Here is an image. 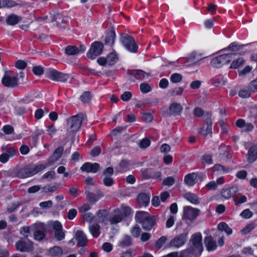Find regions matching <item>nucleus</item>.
Listing matches in <instances>:
<instances>
[{
	"label": "nucleus",
	"mask_w": 257,
	"mask_h": 257,
	"mask_svg": "<svg viewBox=\"0 0 257 257\" xmlns=\"http://www.w3.org/2000/svg\"><path fill=\"white\" fill-rule=\"evenodd\" d=\"M49 165L43 164L28 166L21 169L17 173L20 178H26L32 176L39 172L44 170Z\"/></svg>",
	"instance_id": "f257e3e1"
},
{
	"label": "nucleus",
	"mask_w": 257,
	"mask_h": 257,
	"mask_svg": "<svg viewBox=\"0 0 257 257\" xmlns=\"http://www.w3.org/2000/svg\"><path fill=\"white\" fill-rule=\"evenodd\" d=\"M84 115L79 113L70 117L67 120V131L69 135H74L82 125Z\"/></svg>",
	"instance_id": "f03ea898"
},
{
	"label": "nucleus",
	"mask_w": 257,
	"mask_h": 257,
	"mask_svg": "<svg viewBox=\"0 0 257 257\" xmlns=\"http://www.w3.org/2000/svg\"><path fill=\"white\" fill-rule=\"evenodd\" d=\"M18 74L11 71H7L2 79L3 85L6 87L15 88L18 86Z\"/></svg>",
	"instance_id": "7ed1b4c3"
},
{
	"label": "nucleus",
	"mask_w": 257,
	"mask_h": 257,
	"mask_svg": "<svg viewBox=\"0 0 257 257\" xmlns=\"http://www.w3.org/2000/svg\"><path fill=\"white\" fill-rule=\"evenodd\" d=\"M235 54H225L213 58L210 61V65L215 68H220L224 64L230 62Z\"/></svg>",
	"instance_id": "20e7f679"
},
{
	"label": "nucleus",
	"mask_w": 257,
	"mask_h": 257,
	"mask_svg": "<svg viewBox=\"0 0 257 257\" xmlns=\"http://www.w3.org/2000/svg\"><path fill=\"white\" fill-rule=\"evenodd\" d=\"M200 211L199 209L191 206H184L182 215L183 220H187L190 222L194 221L199 216Z\"/></svg>",
	"instance_id": "39448f33"
},
{
	"label": "nucleus",
	"mask_w": 257,
	"mask_h": 257,
	"mask_svg": "<svg viewBox=\"0 0 257 257\" xmlns=\"http://www.w3.org/2000/svg\"><path fill=\"white\" fill-rule=\"evenodd\" d=\"M188 234V231H186L183 233L177 235L170 240L169 243V246L177 248L181 247L187 241Z\"/></svg>",
	"instance_id": "423d86ee"
},
{
	"label": "nucleus",
	"mask_w": 257,
	"mask_h": 257,
	"mask_svg": "<svg viewBox=\"0 0 257 257\" xmlns=\"http://www.w3.org/2000/svg\"><path fill=\"white\" fill-rule=\"evenodd\" d=\"M47 77L52 80L65 82L69 78L68 74L62 73L55 69H51L47 72Z\"/></svg>",
	"instance_id": "0eeeda50"
},
{
	"label": "nucleus",
	"mask_w": 257,
	"mask_h": 257,
	"mask_svg": "<svg viewBox=\"0 0 257 257\" xmlns=\"http://www.w3.org/2000/svg\"><path fill=\"white\" fill-rule=\"evenodd\" d=\"M103 49L102 43L95 41L93 43L89 51L87 53V57L90 59H94L96 56L101 54Z\"/></svg>",
	"instance_id": "6e6552de"
},
{
	"label": "nucleus",
	"mask_w": 257,
	"mask_h": 257,
	"mask_svg": "<svg viewBox=\"0 0 257 257\" xmlns=\"http://www.w3.org/2000/svg\"><path fill=\"white\" fill-rule=\"evenodd\" d=\"M121 42L123 46L129 51L133 53H136L138 51V46H137L135 40L130 36L125 35L121 38Z\"/></svg>",
	"instance_id": "1a4fd4ad"
},
{
	"label": "nucleus",
	"mask_w": 257,
	"mask_h": 257,
	"mask_svg": "<svg viewBox=\"0 0 257 257\" xmlns=\"http://www.w3.org/2000/svg\"><path fill=\"white\" fill-rule=\"evenodd\" d=\"M190 242L194 250L202 251L203 246L202 243V235L200 232L193 234L191 237Z\"/></svg>",
	"instance_id": "9d476101"
},
{
	"label": "nucleus",
	"mask_w": 257,
	"mask_h": 257,
	"mask_svg": "<svg viewBox=\"0 0 257 257\" xmlns=\"http://www.w3.org/2000/svg\"><path fill=\"white\" fill-rule=\"evenodd\" d=\"M85 194L86 195V200L90 204L95 203L104 196L100 191H98L96 193L90 192L88 187L85 188Z\"/></svg>",
	"instance_id": "9b49d317"
},
{
	"label": "nucleus",
	"mask_w": 257,
	"mask_h": 257,
	"mask_svg": "<svg viewBox=\"0 0 257 257\" xmlns=\"http://www.w3.org/2000/svg\"><path fill=\"white\" fill-rule=\"evenodd\" d=\"M17 249L21 252H29L33 249V243L30 241L21 239L16 243Z\"/></svg>",
	"instance_id": "f8f14e48"
},
{
	"label": "nucleus",
	"mask_w": 257,
	"mask_h": 257,
	"mask_svg": "<svg viewBox=\"0 0 257 257\" xmlns=\"http://www.w3.org/2000/svg\"><path fill=\"white\" fill-rule=\"evenodd\" d=\"M51 22H56V26L60 30L62 31L65 29V27L63 26H61V24L65 23L64 18L62 16L58 13L54 11H52L50 13Z\"/></svg>",
	"instance_id": "ddd939ff"
},
{
	"label": "nucleus",
	"mask_w": 257,
	"mask_h": 257,
	"mask_svg": "<svg viewBox=\"0 0 257 257\" xmlns=\"http://www.w3.org/2000/svg\"><path fill=\"white\" fill-rule=\"evenodd\" d=\"M100 165L99 164L94 163H91L89 162L85 163L81 167L80 169L82 172L86 173H95L99 169Z\"/></svg>",
	"instance_id": "4468645a"
},
{
	"label": "nucleus",
	"mask_w": 257,
	"mask_h": 257,
	"mask_svg": "<svg viewBox=\"0 0 257 257\" xmlns=\"http://www.w3.org/2000/svg\"><path fill=\"white\" fill-rule=\"evenodd\" d=\"M224 178L223 177H220L218 178L216 181H211L209 182L205 186L208 190H215L217 188L218 185H221L224 184Z\"/></svg>",
	"instance_id": "2eb2a0df"
},
{
	"label": "nucleus",
	"mask_w": 257,
	"mask_h": 257,
	"mask_svg": "<svg viewBox=\"0 0 257 257\" xmlns=\"http://www.w3.org/2000/svg\"><path fill=\"white\" fill-rule=\"evenodd\" d=\"M247 161L253 163L257 159V144L252 145L248 149L247 154Z\"/></svg>",
	"instance_id": "dca6fc26"
},
{
	"label": "nucleus",
	"mask_w": 257,
	"mask_h": 257,
	"mask_svg": "<svg viewBox=\"0 0 257 257\" xmlns=\"http://www.w3.org/2000/svg\"><path fill=\"white\" fill-rule=\"evenodd\" d=\"M238 191L237 186H232L229 188L223 189L221 191V196L225 198L229 199L234 195Z\"/></svg>",
	"instance_id": "f3484780"
},
{
	"label": "nucleus",
	"mask_w": 257,
	"mask_h": 257,
	"mask_svg": "<svg viewBox=\"0 0 257 257\" xmlns=\"http://www.w3.org/2000/svg\"><path fill=\"white\" fill-rule=\"evenodd\" d=\"M123 218L121 212L119 209H116L114 210L113 214L110 217L108 221L110 224H114L120 222Z\"/></svg>",
	"instance_id": "a211bd4d"
},
{
	"label": "nucleus",
	"mask_w": 257,
	"mask_h": 257,
	"mask_svg": "<svg viewBox=\"0 0 257 257\" xmlns=\"http://www.w3.org/2000/svg\"><path fill=\"white\" fill-rule=\"evenodd\" d=\"M206 58V57H202V54L201 53H198L196 52H194L190 54L187 59L188 62L196 65L199 62Z\"/></svg>",
	"instance_id": "6ab92c4d"
},
{
	"label": "nucleus",
	"mask_w": 257,
	"mask_h": 257,
	"mask_svg": "<svg viewBox=\"0 0 257 257\" xmlns=\"http://www.w3.org/2000/svg\"><path fill=\"white\" fill-rule=\"evenodd\" d=\"M75 238L79 246L83 247L85 245L87 241V238L82 231L78 230L76 232Z\"/></svg>",
	"instance_id": "aec40b11"
},
{
	"label": "nucleus",
	"mask_w": 257,
	"mask_h": 257,
	"mask_svg": "<svg viewBox=\"0 0 257 257\" xmlns=\"http://www.w3.org/2000/svg\"><path fill=\"white\" fill-rule=\"evenodd\" d=\"M182 110L183 107L179 103L173 102L169 106L170 113L174 115H180Z\"/></svg>",
	"instance_id": "412c9836"
},
{
	"label": "nucleus",
	"mask_w": 257,
	"mask_h": 257,
	"mask_svg": "<svg viewBox=\"0 0 257 257\" xmlns=\"http://www.w3.org/2000/svg\"><path fill=\"white\" fill-rule=\"evenodd\" d=\"M229 149L222 144L219 147V154L222 159H230L231 155L229 153Z\"/></svg>",
	"instance_id": "4be33fe9"
},
{
	"label": "nucleus",
	"mask_w": 257,
	"mask_h": 257,
	"mask_svg": "<svg viewBox=\"0 0 257 257\" xmlns=\"http://www.w3.org/2000/svg\"><path fill=\"white\" fill-rule=\"evenodd\" d=\"M198 175L197 173H193L187 175L185 177V183L190 186L194 185L197 181Z\"/></svg>",
	"instance_id": "5701e85b"
},
{
	"label": "nucleus",
	"mask_w": 257,
	"mask_h": 257,
	"mask_svg": "<svg viewBox=\"0 0 257 257\" xmlns=\"http://www.w3.org/2000/svg\"><path fill=\"white\" fill-rule=\"evenodd\" d=\"M141 224L144 229L147 230L151 229L155 224V217L150 216L148 218L145 220Z\"/></svg>",
	"instance_id": "b1692460"
},
{
	"label": "nucleus",
	"mask_w": 257,
	"mask_h": 257,
	"mask_svg": "<svg viewBox=\"0 0 257 257\" xmlns=\"http://www.w3.org/2000/svg\"><path fill=\"white\" fill-rule=\"evenodd\" d=\"M96 216L99 222L103 223L104 224H107L108 219L107 217V212L106 210H99L97 212Z\"/></svg>",
	"instance_id": "393cba45"
},
{
	"label": "nucleus",
	"mask_w": 257,
	"mask_h": 257,
	"mask_svg": "<svg viewBox=\"0 0 257 257\" xmlns=\"http://www.w3.org/2000/svg\"><path fill=\"white\" fill-rule=\"evenodd\" d=\"M205 243L207 249L209 251H212L216 249L217 245L215 241L211 236H208L205 238Z\"/></svg>",
	"instance_id": "a878e982"
},
{
	"label": "nucleus",
	"mask_w": 257,
	"mask_h": 257,
	"mask_svg": "<svg viewBox=\"0 0 257 257\" xmlns=\"http://www.w3.org/2000/svg\"><path fill=\"white\" fill-rule=\"evenodd\" d=\"M203 120L207 125L206 131L208 133H212V122L211 120V114L208 112L203 115Z\"/></svg>",
	"instance_id": "bb28decb"
},
{
	"label": "nucleus",
	"mask_w": 257,
	"mask_h": 257,
	"mask_svg": "<svg viewBox=\"0 0 257 257\" xmlns=\"http://www.w3.org/2000/svg\"><path fill=\"white\" fill-rule=\"evenodd\" d=\"M131 74L134 76L136 79L140 80L147 78L149 77V74L141 70H132Z\"/></svg>",
	"instance_id": "cd10ccee"
},
{
	"label": "nucleus",
	"mask_w": 257,
	"mask_h": 257,
	"mask_svg": "<svg viewBox=\"0 0 257 257\" xmlns=\"http://www.w3.org/2000/svg\"><path fill=\"white\" fill-rule=\"evenodd\" d=\"M184 198L190 203L194 204H197L199 203L198 197L194 193L188 192L184 195Z\"/></svg>",
	"instance_id": "c85d7f7f"
},
{
	"label": "nucleus",
	"mask_w": 257,
	"mask_h": 257,
	"mask_svg": "<svg viewBox=\"0 0 257 257\" xmlns=\"http://www.w3.org/2000/svg\"><path fill=\"white\" fill-rule=\"evenodd\" d=\"M22 20V18L16 15H11L9 16L7 19V23L9 25H15L19 22Z\"/></svg>",
	"instance_id": "c756f323"
},
{
	"label": "nucleus",
	"mask_w": 257,
	"mask_h": 257,
	"mask_svg": "<svg viewBox=\"0 0 257 257\" xmlns=\"http://www.w3.org/2000/svg\"><path fill=\"white\" fill-rule=\"evenodd\" d=\"M89 230L94 237H97L100 233V226L96 223L90 225Z\"/></svg>",
	"instance_id": "7c9ffc66"
},
{
	"label": "nucleus",
	"mask_w": 257,
	"mask_h": 257,
	"mask_svg": "<svg viewBox=\"0 0 257 257\" xmlns=\"http://www.w3.org/2000/svg\"><path fill=\"white\" fill-rule=\"evenodd\" d=\"M151 216L150 214L145 211H138L137 212L135 217L137 221L141 223L145 220L147 219Z\"/></svg>",
	"instance_id": "2f4dec72"
},
{
	"label": "nucleus",
	"mask_w": 257,
	"mask_h": 257,
	"mask_svg": "<svg viewBox=\"0 0 257 257\" xmlns=\"http://www.w3.org/2000/svg\"><path fill=\"white\" fill-rule=\"evenodd\" d=\"M212 169L214 171L218 172L219 174L228 173L232 171V169L230 168H225L220 164H215Z\"/></svg>",
	"instance_id": "473e14b6"
},
{
	"label": "nucleus",
	"mask_w": 257,
	"mask_h": 257,
	"mask_svg": "<svg viewBox=\"0 0 257 257\" xmlns=\"http://www.w3.org/2000/svg\"><path fill=\"white\" fill-rule=\"evenodd\" d=\"M150 196L146 193L140 194L137 198L138 202L143 205L146 206L150 202Z\"/></svg>",
	"instance_id": "72a5a7b5"
},
{
	"label": "nucleus",
	"mask_w": 257,
	"mask_h": 257,
	"mask_svg": "<svg viewBox=\"0 0 257 257\" xmlns=\"http://www.w3.org/2000/svg\"><path fill=\"white\" fill-rule=\"evenodd\" d=\"M115 34L114 31H110L107 34L105 38V43L106 45H112L114 42Z\"/></svg>",
	"instance_id": "f704fd0d"
},
{
	"label": "nucleus",
	"mask_w": 257,
	"mask_h": 257,
	"mask_svg": "<svg viewBox=\"0 0 257 257\" xmlns=\"http://www.w3.org/2000/svg\"><path fill=\"white\" fill-rule=\"evenodd\" d=\"M217 228L221 231H225L228 235H230L232 233V229L225 222H222L219 223Z\"/></svg>",
	"instance_id": "c9c22d12"
},
{
	"label": "nucleus",
	"mask_w": 257,
	"mask_h": 257,
	"mask_svg": "<svg viewBox=\"0 0 257 257\" xmlns=\"http://www.w3.org/2000/svg\"><path fill=\"white\" fill-rule=\"evenodd\" d=\"M65 53L69 55H73L78 54L79 50L75 46H69L65 48Z\"/></svg>",
	"instance_id": "e433bc0d"
},
{
	"label": "nucleus",
	"mask_w": 257,
	"mask_h": 257,
	"mask_svg": "<svg viewBox=\"0 0 257 257\" xmlns=\"http://www.w3.org/2000/svg\"><path fill=\"white\" fill-rule=\"evenodd\" d=\"M106 58L107 60V65L110 66L113 65L116 62L117 59L116 55L115 53L113 52L108 54Z\"/></svg>",
	"instance_id": "4c0bfd02"
},
{
	"label": "nucleus",
	"mask_w": 257,
	"mask_h": 257,
	"mask_svg": "<svg viewBox=\"0 0 257 257\" xmlns=\"http://www.w3.org/2000/svg\"><path fill=\"white\" fill-rule=\"evenodd\" d=\"M132 239L130 236H124L122 239L119 241V246L121 247H125L131 245Z\"/></svg>",
	"instance_id": "58836bf2"
},
{
	"label": "nucleus",
	"mask_w": 257,
	"mask_h": 257,
	"mask_svg": "<svg viewBox=\"0 0 257 257\" xmlns=\"http://www.w3.org/2000/svg\"><path fill=\"white\" fill-rule=\"evenodd\" d=\"M128 165V161L126 160H122L119 164L118 167L117 168L116 172H123L127 170Z\"/></svg>",
	"instance_id": "ea45409f"
},
{
	"label": "nucleus",
	"mask_w": 257,
	"mask_h": 257,
	"mask_svg": "<svg viewBox=\"0 0 257 257\" xmlns=\"http://www.w3.org/2000/svg\"><path fill=\"white\" fill-rule=\"evenodd\" d=\"M245 61L241 58H238L236 60L233 61L230 68L231 69H236L244 64Z\"/></svg>",
	"instance_id": "a19ab883"
},
{
	"label": "nucleus",
	"mask_w": 257,
	"mask_h": 257,
	"mask_svg": "<svg viewBox=\"0 0 257 257\" xmlns=\"http://www.w3.org/2000/svg\"><path fill=\"white\" fill-rule=\"evenodd\" d=\"M63 251L61 247L56 246L51 248L50 253L54 256H60L62 254Z\"/></svg>",
	"instance_id": "79ce46f5"
},
{
	"label": "nucleus",
	"mask_w": 257,
	"mask_h": 257,
	"mask_svg": "<svg viewBox=\"0 0 257 257\" xmlns=\"http://www.w3.org/2000/svg\"><path fill=\"white\" fill-rule=\"evenodd\" d=\"M251 92L252 91H250V89L249 88L248 89L243 88L239 91L238 92V95L241 98H248L250 96Z\"/></svg>",
	"instance_id": "37998d69"
},
{
	"label": "nucleus",
	"mask_w": 257,
	"mask_h": 257,
	"mask_svg": "<svg viewBox=\"0 0 257 257\" xmlns=\"http://www.w3.org/2000/svg\"><path fill=\"white\" fill-rule=\"evenodd\" d=\"M57 187L55 185H47L42 188V192L44 193L53 192L56 191Z\"/></svg>",
	"instance_id": "c03bdc74"
},
{
	"label": "nucleus",
	"mask_w": 257,
	"mask_h": 257,
	"mask_svg": "<svg viewBox=\"0 0 257 257\" xmlns=\"http://www.w3.org/2000/svg\"><path fill=\"white\" fill-rule=\"evenodd\" d=\"M80 99L83 103H88L91 100V95L89 92H84L80 96Z\"/></svg>",
	"instance_id": "a18cd8bd"
},
{
	"label": "nucleus",
	"mask_w": 257,
	"mask_h": 257,
	"mask_svg": "<svg viewBox=\"0 0 257 257\" xmlns=\"http://www.w3.org/2000/svg\"><path fill=\"white\" fill-rule=\"evenodd\" d=\"M34 236L35 239L41 240L45 236V233L42 230H38L35 232Z\"/></svg>",
	"instance_id": "49530a36"
},
{
	"label": "nucleus",
	"mask_w": 257,
	"mask_h": 257,
	"mask_svg": "<svg viewBox=\"0 0 257 257\" xmlns=\"http://www.w3.org/2000/svg\"><path fill=\"white\" fill-rule=\"evenodd\" d=\"M168 238L166 236H163L161 237L156 242V247L158 248H160L162 247V246L164 244V243L167 241Z\"/></svg>",
	"instance_id": "de8ad7c7"
},
{
	"label": "nucleus",
	"mask_w": 257,
	"mask_h": 257,
	"mask_svg": "<svg viewBox=\"0 0 257 257\" xmlns=\"http://www.w3.org/2000/svg\"><path fill=\"white\" fill-rule=\"evenodd\" d=\"M202 163L208 165L212 164V157L210 155L205 154L202 157Z\"/></svg>",
	"instance_id": "09e8293b"
},
{
	"label": "nucleus",
	"mask_w": 257,
	"mask_h": 257,
	"mask_svg": "<svg viewBox=\"0 0 257 257\" xmlns=\"http://www.w3.org/2000/svg\"><path fill=\"white\" fill-rule=\"evenodd\" d=\"M55 175L56 173L54 171H50L44 174L42 178L48 180H50L54 179L55 178Z\"/></svg>",
	"instance_id": "8fccbe9b"
},
{
	"label": "nucleus",
	"mask_w": 257,
	"mask_h": 257,
	"mask_svg": "<svg viewBox=\"0 0 257 257\" xmlns=\"http://www.w3.org/2000/svg\"><path fill=\"white\" fill-rule=\"evenodd\" d=\"M182 75L178 73H174L171 76L170 79L173 83H178L182 80Z\"/></svg>",
	"instance_id": "3c124183"
},
{
	"label": "nucleus",
	"mask_w": 257,
	"mask_h": 257,
	"mask_svg": "<svg viewBox=\"0 0 257 257\" xmlns=\"http://www.w3.org/2000/svg\"><path fill=\"white\" fill-rule=\"evenodd\" d=\"M151 145V141L148 139H143L139 143V147L142 149H146Z\"/></svg>",
	"instance_id": "603ef678"
},
{
	"label": "nucleus",
	"mask_w": 257,
	"mask_h": 257,
	"mask_svg": "<svg viewBox=\"0 0 257 257\" xmlns=\"http://www.w3.org/2000/svg\"><path fill=\"white\" fill-rule=\"evenodd\" d=\"M175 183V179L173 177H168L164 179L163 184L165 186H172Z\"/></svg>",
	"instance_id": "864d4df0"
},
{
	"label": "nucleus",
	"mask_w": 257,
	"mask_h": 257,
	"mask_svg": "<svg viewBox=\"0 0 257 257\" xmlns=\"http://www.w3.org/2000/svg\"><path fill=\"white\" fill-rule=\"evenodd\" d=\"M152 89L151 86L146 83H142L140 85V90L143 93H148Z\"/></svg>",
	"instance_id": "5fc2aeb1"
},
{
	"label": "nucleus",
	"mask_w": 257,
	"mask_h": 257,
	"mask_svg": "<svg viewBox=\"0 0 257 257\" xmlns=\"http://www.w3.org/2000/svg\"><path fill=\"white\" fill-rule=\"evenodd\" d=\"M54 235L56 239L58 241L62 240L65 238V233L62 229L55 231Z\"/></svg>",
	"instance_id": "6e6d98bb"
},
{
	"label": "nucleus",
	"mask_w": 257,
	"mask_h": 257,
	"mask_svg": "<svg viewBox=\"0 0 257 257\" xmlns=\"http://www.w3.org/2000/svg\"><path fill=\"white\" fill-rule=\"evenodd\" d=\"M94 218L95 216L92 214V213L90 212L85 213L83 215V219L88 222L93 221Z\"/></svg>",
	"instance_id": "4d7b16f0"
},
{
	"label": "nucleus",
	"mask_w": 257,
	"mask_h": 257,
	"mask_svg": "<svg viewBox=\"0 0 257 257\" xmlns=\"http://www.w3.org/2000/svg\"><path fill=\"white\" fill-rule=\"evenodd\" d=\"M132 93L130 91H125L120 96L121 99L123 101H128L132 97Z\"/></svg>",
	"instance_id": "13d9d810"
},
{
	"label": "nucleus",
	"mask_w": 257,
	"mask_h": 257,
	"mask_svg": "<svg viewBox=\"0 0 257 257\" xmlns=\"http://www.w3.org/2000/svg\"><path fill=\"white\" fill-rule=\"evenodd\" d=\"M253 214L249 209L244 210L240 214V216L243 218H249L252 216Z\"/></svg>",
	"instance_id": "bf43d9fd"
},
{
	"label": "nucleus",
	"mask_w": 257,
	"mask_h": 257,
	"mask_svg": "<svg viewBox=\"0 0 257 257\" xmlns=\"http://www.w3.org/2000/svg\"><path fill=\"white\" fill-rule=\"evenodd\" d=\"M91 207L89 204H84L78 207V210L81 213H84L91 209Z\"/></svg>",
	"instance_id": "052dcab7"
},
{
	"label": "nucleus",
	"mask_w": 257,
	"mask_h": 257,
	"mask_svg": "<svg viewBox=\"0 0 257 257\" xmlns=\"http://www.w3.org/2000/svg\"><path fill=\"white\" fill-rule=\"evenodd\" d=\"M141 231V228L137 226H135L132 228L131 233L133 236L138 237L139 236Z\"/></svg>",
	"instance_id": "680f3d73"
},
{
	"label": "nucleus",
	"mask_w": 257,
	"mask_h": 257,
	"mask_svg": "<svg viewBox=\"0 0 257 257\" xmlns=\"http://www.w3.org/2000/svg\"><path fill=\"white\" fill-rule=\"evenodd\" d=\"M248 87L252 92L257 91V78L250 83Z\"/></svg>",
	"instance_id": "e2e57ef3"
},
{
	"label": "nucleus",
	"mask_w": 257,
	"mask_h": 257,
	"mask_svg": "<svg viewBox=\"0 0 257 257\" xmlns=\"http://www.w3.org/2000/svg\"><path fill=\"white\" fill-rule=\"evenodd\" d=\"M242 47V46H241L240 45H238L237 43H232L231 44H230L227 49L228 50H230V51H236V50H239Z\"/></svg>",
	"instance_id": "0e129e2a"
},
{
	"label": "nucleus",
	"mask_w": 257,
	"mask_h": 257,
	"mask_svg": "<svg viewBox=\"0 0 257 257\" xmlns=\"http://www.w3.org/2000/svg\"><path fill=\"white\" fill-rule=\"evenodd\" d=\"M175 223V217L170 216L166 221V226L167 228H170L173 226Z\"/></svg>",
	"instance_id": "69168bd1"
},
{
	"label": "nucleus",
	"mask_w": 257,
	"mask_h": 257,
	"mask_svg": "<svg viewBox=\"0 0 257 257\" xmlns=\"http://www.w3.org/2000/svg\"><path fill=\"white\" fill-rule=\"evenodd\" d=\"M33 72L36 75H41L44 72V70L41 66H35L33 68Z\"/></svg>",
	"instance_id": "338daca9"
},
{
	"label": "nucleus",
	"mask_w": 257,
	"mask_h": 257,
	"mask_svg": "<svg viewBox=\"0 0 257 257\" xmlns=\"http://www.w3.org/2000/svg\"><path fill=\"white\" fill-rule=\"evenodd\" d=\"M15 66L20 69H24L27 66L26 63L23 60H19L16 62Z\"/></svg>",
	"instance_id": "774afa93"
}]
</instances>
